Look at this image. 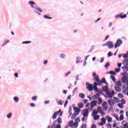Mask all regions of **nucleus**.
I'll list each match as a JSON object with an SVG mask.
<instances>
[{"label": "nucleus", "instance_id": "a878e982", "mask_svg": "<svg viewBox=\"0 0 128 128\" xmlns=\"http://www.w3.org/2000/svg\"><path fill=\"white\" fill-rule=\"evenodd\" d=\"M116 86H122V82H120V80L117 82L116 83Z\"/></svg>", "mask_w": 128, "mask_h": 128}, {"label": "nucleus", "instance_id": "f257e3e1", "mask_svg": "<svg viewBox=\"0 0 128 128\" xmlns=\"http://www.w3.org/2000/svg\"><path fill=\"white\" fill-rule=\"evenodd\" d=\"M92 76H94V80H96L98 82L97 86H100L102 84H106V78H102V80H100V77H98V75H96V72H94Z\"/></svg>", "mask_w": 128, "mask_h": 128}, {"label": "nucleus", "instance_id": "a18cd8bd", "mask_svg": "<svg viewBox=\"0 0 128 128\" xmlns=\"http://www.w3.org/2000/svg\"><path fill=\"white\" fill-rule=\"evenodd\" d=\"M12 112L9 113L8 115H7V118H12Z\"/></svg>", "mask_w": 128, "mask_h": 128}, {"label": "nucleus", "instance_id": "7c9ffc66", "mask_svg": "<svg viewBox=\"0 0 128 128\" xmlns=\"http://www.w3.org/2000/svg\"><path fill=\"white\" fill-rule=\"evenodd\" d=\"M74 110H75V112H80V109L74 106Z\"/></svg>", "mask_w": 128, "mask_h": 128}, {"label": "nucleus", "instance_id": "b1692460", "mask_svg": "<svg viewBox=\"0 0 128 128\" xmlns=\"http://www.w3.org/2000/svg\"><path fill=\"white\" fill-rule=\"evenodd\" d=\"M98 104H101L102 102V98L100 97L98 98Z\"/></svg>", "mask_w": 128, "mask_h": 128}, {"label": "nucleus", "instance_id": "680f3d73", "mask_svg": "<svg viewBox=\"0 0 128 128\" xmlns=\"http://www.w3.org/2000/svg\"><path fill=\"white\" fill-rule=\"evenodd\" d=\"M56 124V122L54 121V122H53L52 125V128H54V126H55Z\"/></svg>", "mask_w": 128, "mask_h": 128}, {"label": "nucleus", "instance_id": "423d86ee", "mask_svg": "<svg viewBox=\"0 0 128 128\" xmlns=\"http://www.w3.org/2000/svg\"><path fill=\"white\" fill-rule=\"evenodd\" d=\"M97 112H100V116H104V114H106V113H104V112H102V107H100V106H99L98 108Z\"/></svg>", "mask_w": 128, "mask_h": 128}, {"label": "nucleus", "instance_id": "4468645a", "mask_svg": "<svg viewBox=\"0 0 128 128\" xmlns=\"http://www.w3.org/2000/svg\"><path fill=\"white\" fill-rule=\"evenodd\" d=\"M122 124L124 126L123 128H128V123L126 122V121H123L122 122Z\"/></svg>", "mask_w": 128, "mask_h": 128}, {"label": "nucleus", "instance_id": "a211bd4d", "mask_svg": "<svg viewBox=\"0 0 128 128\" xmlns=\"http://www.w3.org/2000/svg\"><path fill=\"white\" fill-rule=\"evenodd\" d=\"M98 84L96 83V82H95L94 83V86H93V89L94 90H98V87H97Z\"/></svg>", "mask_w": 128, "mask_h": 128}, {"label": "nucleus", "instance_id": "6e6d98bb", "mask_svg": "<svg viewBox=\"0 0 128 128\" xmlns=\"http://www.w3.org/2000/svg\"><path fill=\"white\" fill-rule=\"evenodd\" d=\"M58 104H60V106H62V100H60L58 102Z\"/></svg>", "mask_w": 128, "mask_h": 128}, {"label": "nucleus", "instance_id": "37998d69", "mask_svg": "<svg viewBox=\"0 0 128 128\" xmlns=\"http://www.w3.org/2000/svg\"><path fill=\"white\" fill-rule=\"evenodd\" d=\"M78 122H76L73 124V126H74V128H78Z\"/></svg>", "mask_w": 128, "mask_h": 128}, {"label": "nucleus", "instance_id": "3c124183", "mask_svg": "<svg viewBox=\"0 0 128 128\" xmlns=\"http://www.w3.org/2000/svg\"><path fill=\"white\" fill-rule=\"evenodd\" d=\"M30 42H30V41H25V42H23L22 44H30Z\"/></svg>", "mask_w": 128, "mask_h": 128}, {"label": "nucleus", "instance_id": "5701e85b", "mask_svg": "<svg viewBox=\"0 0 128 128\" xmlns=\"http://www.w3.org/2000/svg\"><path fill=\"white\" fill-rule=\"evenodd\" d=\"M78 108H84V104L82 102L78 103Z\"/></svg>", "mask_w": 128, "mask_h": 128}, {"label": "nucleus", "instance_id": "c03bdc74", "mask_svg": "<svg viewBox=\"0 0 128 128\" xmlns=\"http://www.w3.org/2000/svg\"><path fill=\"white\" fill-rule=\"evenodd\" d=\"M36 8L39 12H42V10L40 8Z\"/></svg>", "mask_w": 128, "mask_h": 128}, {"label": "nucleus", "instance_id": "9d476101", "mask_svg": "<svg viewBox=\"0 0 128 128\" xmlns=\"http://www.w3.org/2000/svg\"><path fill=\"white\" fill-rule=\"evenodd\" d=\"M90 108H94V106H96V101L93 100L90 102Z\"/></svg>", "mask_w": 128, "mask_h": 128}, {"label": "nucleus", "instance_id": "6ab92c4d", "mask_svg": "<svg viewBox=\"0 0 128 128\" xmlns=\"http://www.w3.org/2000/svg\"><path fill=\"white\" fill-rule=\"evenodd\" d=\"M102 90L106 94V92H108V88L106 86H104L102 88Z\"/></svg>", "mask_w": 128, "mask_h": 128}, {"label": "nucleus", "instance_id": "9b49d317", "mask_svg": "<svg viewBox=\"0 0 128 128\" xmlns=\"http://www.w3.org/2000/svg\"><path fill=\"white\" fill-rule=\"evenodd\" d=\"M106 124V118H103L101 119V122L99 123V126H104Z\"/></svg>", "mask_w": 128, "mask_h": 128}, {"label": "nucleus", "instance_id": "5fc2aeb1", "mask_svg": "<svg viewBox=\"0 0 128 128\" xmlns=\"http://www.w3.org/2000/svg\"><path fill=\"white\" fill-rule=\"evenodd\" d=\"M78 92V87H76L73 90V94H75Z\"/></svg>", "mask_w": 128, "mask_h": 128}, {"label": "nucleus", "instance_id": "603ef678", "mask_svg": "<svg viewBox=\"0 0 128 128\" xmlns=\"http://www.w3.org/2000/svg\"><path fill=\"white\" fill-rule=\"evenodd\" d=\"M68 100H66L65 104H64V108H66V106L68 105Z\"/></svg>", "mask_w": 128, "mask_h": 128}, {"label": "nucleus", "instance_id": "13d9d810", "mask_svg": "<svg viewBox=\"0 0 128 128\" xmlns=\"http://www.w3.org/2000/svg\"><path fill=\"white\" fill-rule=\"evenodd\" d=\"M122 58H128V54H124L122 55Z\"/></svg>", "mask_w": 128, "mask_h": 128}, {"label": "nucleus", "instance_id": "4be33fe9", "mask_svg": "<svg viewBox=\"0 0 128 128\" xmlns=\"http://www.w3.org/2000/svg\"><path fill=\"white\" fill-rule=\"evenodd\" d=\"M98 98H100V94H96L92 96L93 100H96V98L98 99Z\"/></svg>", "mask_w": 128, "mask_h": 128}, {"label": "nucleus", "instance_id": "7ed1b4c3", "mask_svg": "<svg viewBox=\"0 0 128 128\" xmlns=\"http://www.w3.org/2000/svg\"><path fill=\"white\" fill-rule=\"evenodd\" d=\"M86 88L88 90V92H92L93 90L92 84H90V82H87L86 84Z\"/></svg>", "mask_w": 128, "mask_h": 128}, {"label": "nucleus", "instance_id": "6e6552de", "mask_svg": "<svg viewBox=\"0 0 128 128\" xmlns=\"http://www.w3.org/2000/svg\"><path fill=\"white\" fill-rule=\"evenodd\" d=\"M60 110H59L58 112H55L52 117V120H56V118L58 114H60Z\"/></svg>", "mask_w": 128, "mask_h": 128}, {"label": "nucleus", "instance_id": "c9c22d12", "mask_svg": "<svg viewBox=\"0 0 128 128\" xmlns=\"http://www.w3.org/2000/svg\"><path fill=\"white\" fill-rule=\"evenodd\" d=\"M122 70H124V72H128V66H123L122 67Z\"/></svg>", "mask_w": 128, "mask_h": 128}, {"label": "nucleus", "instance_id": "f3484780", "mask_svg": "<svg viewBox=\"0 0 128 128\" xmlns=\"http://www.w3.org/2000/svg\"><path fill=\"white\" fill-rule=\"evenodd\" d=\"M106 118H107L108 122H112V118L110 117V116H106Z\"/></svg>", "mask_w": 128, "mask_h": 128}, {"label": "nucleus", "instance_id": "473e14b6", "mask_svg": "<svg viewBox=\"0 0 128 128\" xmlns=\"http://www.w3.org/2000/svg\"><path fill=\"white\" fill-rule=\"evenodd\" d=\"M99 118H100V115H96L94 116V120H98Z\"/></svg>", "mask_w": 128, "mask_h": 128}, {"label": "nucleus", "instance_id": "20e7f679", "mask_svg": "<svg viewBox=\"0 0 128 128\" xmlns=\"http://www.w3.org/2000/svg\"><path fill=\"white\" fill-rule=\"evenodd\" d=\"M106 94L108 98H112V96H114V90H112V92L108 91V92L106 93Z\"/></svg>", "mask_w": 128, "mask_h": 128}, {"label": "nucleus", "instance_id": "052dcab7", "mask_svg": "<svg viewBox=\"0 0 128 128\" xmlns=\"http://www.w3.org/2000/svg\"><path fill=\"white\" fill-rule=\"evenodd\" d=\"M120 68H115V71L116 72H120Z\"/></svg>", "mask_w": 128, "mask_h": 128}, {"label": "nucleus", "instance_id": "c756f323", "mask_svg": "<svg viewBox=\"0 0 128 128\" xmlns=\"http://www.w3.org/2000/svg\"><path fill=\"white\" fill-rule=\"evenodd\" d=\"M118 108H124V104H118Z\"/></svg>", "mask_w": 128, "mask_h": 128}, {"label": "nucleus", "instance_id": "4c0bfd02", "mask_svg": "<svg viewBox=\"0 0 128 128\" xmlns=\"http://www.w3.org/2000/svg\"><path fill=\"white\" fill-rule=\"evenodd\" d=\"M124 118V114H121L120 116L119 120H122Z\"/></svg>", "mask_w": 128, "mask_h": 128}, {"label": "nucleus", "instance_id": "bb28decb", "mask_svg": "<svg viewBox=\"0 0 128 128\" xmlns=\"http://www.w3.org/2000/svg\"><path fill=\"white\" fill-rule=\"evenodd\" d=\"M10 42V40H5L4 42L2 44V46H4L8 43Z\"/></svg>", "mask_w": 128, "mask_h": 128}, {"label": "nucleus", "instance_id": "0e129e2a", "mask_svg": "<svg viewBox=\"0 0 128 128\" xmlns=\"http://www.w3.org/2000/svg\"><path fill=\"white\" fill-rule=\"evenodd\" d=\"M75 120H76V122H80V118H77Z\"/></svg>", "mask_w": 128, "mask_h": 128}, {"label": "nucleus", "instance_id": "f704fd0d", "mask_svg": "<svg viewBox=\"0 0 128 128\" xmlns=\"http://www.w3.org/2000/svg\"><path fill=\"white\" fill-rule=\"evenodd\" d=\"M32 100L36 102L38 100V96H34L32 98Z\"/></svg>", "mask_w": 128, "mask_h": 128}, {"label": "nucleus", "instance_id": "49530a36", "mask_svg": "<svg viewBox=\"0 0 128 128\" xmlns=\"http://www.w3.org/2000/svg\"><path fill=\"white\" fill-rule=\"evenodd\" d=\"M110 74H113L114 76H116V73L114 71H110Z\"/></svg>", "mask_w": 128, "mask_h": 128}, {"label": "nucleus", "instance_id": "f8f14e48", "mask_svg": "<svg viewBox=\"0 0 128 128\" xmlns=\"http://www.w3.org/2000/svg\"><path fill=\"white\" fill-rule=\"evenodd\" d=\"M114 89L116 92H122V88H120L118 86H114Z\"/></svg>", "mask_w": 128, "mask_h": 128}, {"label": "nucleus", "instance_id": "bf43d9fd", "mask_svg": "<svg viewBox=\"0 0 128 128\" xmlns=\"http://www.w3.org/2000/svg\"><path fill=\"white\" fill-rule=\"evenodd\" d=\"M64 56H65L64 54H60V58H64Z\"/></svg>", "mask_w": 128, "mask_h": 128}, {"label": "nucleus", "instance_id": "09e8293b", "mask_svg": "<svg viewBox=\"0 0 128 128\" xmlns=\"http://www.w3.org/2000/svg\"><path fill=\"white\" fill-rule=\"evenodd\" d=\"M121 102L122 104H126V100H124V99H122L121 100Z\"/></svg>", "mask_w": 128, "mask_h": 128}, {"label": "nucleus", "instance_id": "dca6fc26", "mask_svg": "<svg viewBox=\"0 0 128 128\" xmlns=\"http://www.w3.org/2000/svg\"><path fill=\"white\" fill-rule=\"evenodd\" d=\"M108 48H114V46L112 42H108Z\"/></svg>", "mask_w": 128, "mask_h": 128}, {"label": "nucleus", "instance_id": "a19ab883", "mask_svg": "<svg viewBox=\"0 0 128 128\" xmlns=\"http://www.w3.org/2000/svg\"><path fill=\"white\" fill-rule=\"evenodd\" d=\"M118 97L120 98H124V95H122L121 93H119L118 94Z\"/></svg>", "mask_w": 128, "mask_h": 128}, {"label": "nucleus", "instance_id": "2eb2a0df", "mask_svg": "<svg viewBox=\"0 0 128 128\" xmlns=\"http://www.w3.org/2000/svg\"><path fill=\"white\" fill-rule=\"evenodd\" d=\"M108 104L109 106H112L114 104V100H112V99H109L108 100Z\"/></svg>", "mask_w": 128, "mask_h": 128}, {"label": "nucleus", "instance_id": "864d4df0", "mask_svg": "<svg viewBox=\"0 0 128 128\" xmlns=\"http://www.w3.org/2000/svg\"><path fill=\"white\" fill-rule=\"evenodd\" d=\"M106 126L108 128H112V124H106Z\"/></svg>", "mask_w": 128, "mask_h": 128}, {"label": "nucleus", "instance_id": "79ce46f5", "mask_svg": "<svg viewBox=\"0 0 128 128\" xmlns=\"http://www.w3.org/2000/svg\"><path fill=\"white\" fill-rule=\"evenodd\" d=\"M44 18H48V20H52V17H48L47 15H44Z\"/></svg>", "mask_w": 128, "mask_h": 128}, {"label": "nucleus", "instance_id": "393cba45", "mask_svg": "<svg viewBox=\"0 0 128 128\" xmlns=\"http://www.w3.org/2000/svg\"><path fill=\"white\" fill-rule=\"evenodd\" d=\"M110 78L112 80V82H116V77H114V76H111Z\"/></svg>", "mask_w": 128, "mask_h": 128}, {"label": "nucleus", "instance_id": "39448f33", "mask_svg": "<svg viewBox=\"0 0 128 128\" xmlns=\"http://www.w3.org/2000/svg\"><path fill=\"white\" fill-rule=\"evenodd\" d=\"M122 44V41L120 39H118L115 44V48H118V46H120V44Z\"/></svg>", "mask_w": 128, "mask_h": 128}, {"label": "nucleus", "instance_id": "72a5a7b5", "mask_svg": "<svg viewBox=\"0 0 128 128\" xmlns=\"http://www.w3.org/2000/svg\"><path fill=\"white\" fill-rule=\"evenodd\" d=\"M80 98H84V96H86V95L84 94V93H81L79 94Z\"/></svg>", "mask_w": 128, "mask_h": 128}, {"label": "nucleus", "instance_id": "aec40b11", "mask_svg": "<svg viewBox=\"0 0 128 128\" xmlns=\"http://www.w3.org/2000/svg\"><path fill=\"white\" fill-rule=\"evenodd\" d=\"M112 116L116 118V120L118 121L120 120V118H118V116L116 114H112Z\"/></svg>", "mask_w": 128, "mask_h": 128}, {"label": "nucleus", "instance_id": "1a4fd4ad", "mask_svg": "<svg viewBox=\"0 0 128 128\" xmlns=\"http://www.w3.org/2000/svg\"><path fill=\"white\" fill-rule=\"evenodd\" d=\"M102 107L106 111L108 110V103L106 102H104L102 104Z\"/></svg>", "mask_w": 128, "mask_h": 128}, {"label": "nucleus", "instance_id": "4d7b16f0", "mask_svg": "<svg viewBox=\"0 0 128 128\" xmlns=\"http://www.w3.org/2000/svg\"><path fill=\"white\" fill-rule=\"evenodd\" d=\"M76 115L74 114H72V120H74V118H76Z\"/></svg>", "mask_w": 128, "mask_h": 128}, {"label": "nucleus", "instance_id": "ddd939ff", "mask_svg": "<svg viewBox=\"0 0 128 128\" xmlns=\"http://www.w3.org/2000/svg\"><path fill=\"white\" fill-rule=\"evenodd\" d=\"M126 18V14H125L124 15H122V14H120V15L116 16V18Z\"/></svg>", "mask_w": 128, "mask_h": 128}, {"label": "nucleus", "instance_id": "cd10ccee", "mask_svg": "<svg viewBox=\"0 0 128 128\" xmlns=\"http://www.w3.org/2000/svg\"><path fill=\"white\" fill-rule=\"evenodd\" d=\"M114 100L116 102H120V100L116 97H114Z\"/></svg>", "mask_w": 128, "mask_h": 128}, {"label": "nucleus", "instance_id": "de8ad7c7", "mask_svg": "<svg viewBox=\"0 0 128 128\" xmlns=\"http://www.w3.org/2000/svg\"><path fill=\"white\" fill-rule=\"evenodd\" d=\"M104 66L106 68H108V66H110V62L106 63Z\"/></svg>", "mask_w": 128, "mask_h": 128}, {"label": "nucleus", "instance_id": "e2e57ef3", "mask_svg": "<svg viewBox=\"0 0 128 128\" xmlns=\"http://www.w3.org/2000/svg\"><path fill=\"white\" fill-rule=\"evenodd\" d=\"M68 112H69L70 116H72V108H69Z\"/></svg>", "mask_w": 128, "mask_h": 128}, {"label": "nucleus", "instance_id": "e433bc0d", "mask_svg": "<svg viewBox=\"0 0 128 128\" xmlns=\"http://www.w3.org/2000/svg\"><path fill=\"white\" fill-rule=\"evenodd\" d=\"M96 114H98V111L94 110L92 112V115L93 116H96Z\"/></svg>", "mask_w": 128, "mask_h": 128}, {"label": "nucleus", "instance_id": "ea45409f", "mask_svg": "<svg viewBox=\"0 0 128 128\" xmlns=\"http://www.w3.org/2000/svg\"><path fill=\"white\" fill-rule=\"evenodd\" d=\"M57 122H58V124H62V118H60V117H59L57 119Z\"/></svg>", "mask_w": 128, "mask_h": 128}, {"label": "nucleus", "instance_id": "58836bf2", "mask_svg": "<svg viewBox=\"0 0 128 128\" xmlns=\"http://www.w3.org/2000/svg\"><path fill=\"white\" fill-rule=\"evenodd\" d=\"M14 100L16 102H18V98L17 96L14 97Z\"/></svg>", "mask_w": 128, "mask_h": 128}, {"label": "nucleus", "instance_id": "69168bd1", "mask_svg": "<svg viewBox=\"0 0 128 128\" xmlns=\"http://www.w3.org/2000/svg\"><path fill=\"white\" fill-rule=\"evenodd\" d=\"M78 114H80V112H76V111H74V114H75V115H76V116H78Z\"/></svg>", "mask_w": 128, "mask_h": 128}, {"label": "nucleus", "instance_id": "412c9836", "mask_svg": "<svg viewBox=\"0 0 128 128\" xmlns=\"http://www.w3.org/2000/svg\"><path fill=\"white\" fill-rule=\"evenodd\" d=\"M29 4H30L31 7L32 8H34V4L36 5V2H34V1H30Z\"/></svg>", "mask_w": 128, "mask_h": 128}, {"label": "nucleus", "instance_id": "774afa93", "mask_svg": "<svg viewBox=\"0 0 128 128\" xmlns=\"http://www.w3.org/2000/svg\"><path fill=\"white\" fill-rule=\"evenodd\" d=\"M30 106L32 108H34V106H36V104H34V103H32L30 104Z\"/></svg>", "mask_w": 128, "mask_h": 128}, {"label": "nucleus", "instance_id": "c85d7f7f", "mask_svg": "<svg viewBox=\"0 0 128 128\" xmlns=\"http://www.w3.org/2000/svg\"><path fill=\"white\" fill-rule=\"evenodd\" d=\"M68 124H68V126H71V127L73 126V125H74V122H73L72 120L70 121L69 122H68Z\"/></svg>", "mask_w": 128, "mask_h": 128}, {"label": "nucleus", "instance_id": "0eeeda50", "mask_svg": "<svg viewBox=\"0 0 128 128\" xmlns=\"http://www.w3.org/2000/svg\"><path fill=\"white\" fill-rule=\"evenodd\" d=\"M82 114L84 118H86L88 116V110L86 109L84 110L82 112Z\"/></svg>", "mask_w": 128, "mask_h": 128}, {"label": "nucleus", "instance_id": "338daca9", "mask_svg": "<svg viewBox=\"0 0 128 128\" xmlns=\"http://www.w3.org/2000/svg\"><path fill=\"white\" fill-rule=\"evenodd\" d=\"M91 128H96V125L95 124H92Z\"/></svg>", "mask_w": 128, "mask_h": 128}, {"label": "nucleus", "instance_id": "f03ea898", "mask_svg": "<svg viewBox=\"0 0 128 128\" xmlns=\"http://www.w3.org/2000/svg\"><path fill=\"white\" fill-rule=\"evenodd\" d=\"M123 76H124L122 78V82L126 84L128 80V74L126 72H124Z\"/></svg>", "mask_w": 128, "mask_h": 128}, {"label": "nucleus", "instance_id": "2f4dec72", "mask_svg": "<svg viewBox=\"0 0 128 128\" xmlns=\"http://www.w3.org/2000/svg\"><path fill=\"white\" fill-rule=\"evenodd\" d=\"M123 64H125V66H128V60L126 59L123 61Z\"/></svg>", "mask_w": 128, "mask_h": 128}, {"label": "nucleus", "instance_id": "8fccbe9b", "mask_svg": "<svg viewBox=\"0 0 128 128\" xmlns=\"http://www.w3.org/2000/svg\"><path fill=\"white\" fill-rule=\"evenodd\" d=\"M86 128V124H82L80 128Z\"/></svg>", "mask_w": 128, "mask_h": 128}]
</instances>
